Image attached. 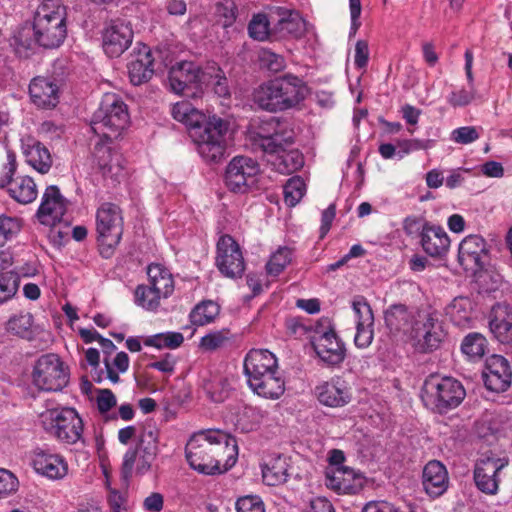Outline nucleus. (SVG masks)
Masks as SVG:
<instances>
[{
  "instance_id": "c756f323",
  "label": "nucleus",
  "mask_w": 512,
  "mask_h": 512,
  "mask_svg": "<svg viewBox=\"0 0 512 512\" xmlns=\"http://www.w3.org/2000/svg\"><path fill=\"white\" fill-rule=\"evenodd\" d=\"M32 465L37 473L50 479H61L68 472V466L63 457L40 448L33 452Z\"/></svg>"
},
{
  "instance_id": "13d9d810",
  "label": "nucleus",
  "mask_w": 512,
  "mask_h": 512,
  "mask_svg": "<svg viewBox=\"0 0 512 512\" xmlns=\"http://www.w3.org/2000/svg\"><path fill=\"white\" fill-rule=\"evenodd\" d=\"M259 60L262 66L272 72H279L285 66L284 58L269 49H262L260 51Z\"/></svg>"
},
{
  "instance_id": "e433bc0d",
  "label": "nucleus",
  "mask_w": 512,
  "mask_h": 512,
  "mask_svg": "<svg viewBox=\"0 0 512 512\" xmlns=\"http://www.w3.org/2000/svg\"><path fill=\"white\" fill-rule=\"evenodd\" d=\"M149 285L162 298L169 297L174 291V280L171 273L160 264H150L147 269Z\"/></svg>"
},
{
  "instance_id": "4d7b16f0",
  "label": "nucleus",
  "mask_w": 512,
  "mask_h": 512,
  "mask_svg": "<svg viewBox=\"0 0 512 512\" xmlns=\"http://www.w3.org/2000/svg\"><path fill=\"white\" fill-rule=\"evenodd\" d=\"M435 141L432 139H409L402 140L398 142V147L400 150L398 151V157L403 158L405 155L417 151V150H427L434 146Z\"/></svg>"
},
{
  "instance_id": "4468645a",
  "label": "nucleus",
  "mask_w": 512,
  "mask_h": 512,
  "mask_svg": "<svg viewBox=\"0 0 512 512\" xmlns=\"http://www.w3.org/2000/svg\"><path fill=\"white\" fill-rule=\"evenodd\" d=\"M259 172L256 160L246 156L234 157L226 168V186L233 192L245 193L256 184Z\"/></svg>"
},
{
  "instance_id": "2f4dec72",
  "label": "nucleus",
  "mask_w": 512,
  "mask_h": 512,
  "mask_svg": "<svg viewBox=\"0 0 512 512\" xmlns=\"http://www.w3.org/2000/svg\"><path fill=\"white\" fill-rule=\"evenodd\" d=\"M244 374L247 380L278 368L276 356L267 349H251L244 359Z\"/></svg>"
},
{
  "instance_id": "7ed1b4c3",
  "label": "nucleus",
  "mask_w": 512,
  "mask_h": 512,
  "mask_svg": "<svg viewBox=\"0 0 512 512\" xmlns=\"http://www.w3.org/2000/svg\"><path fill=\"white\" fill-rule=\"evenodd\" d=\"M305 81L287 73L262 83L253 91V102L268 112H282L298 106L308 95Z\"/></svg>"
},
{
  "instance_id": "473e14b6",
  "label": "nucleus",
  "mask_w": 512,
  "mask_h": 512,
  "mask_svg": "<svg viewBox=\"0 0 512 512\" xmlns=\"http://www.w3.org/2000/svg\"><path fill=\"white\" fill-rule=\"evenodd\" d=\"M10 45L20 58H28L34 54L41 46L33 23L27 22L18 27L10 39Z\"/></svg>"
},
{
  "instance_id": "f3484780",
  "label": "nucleus",
  "mask_w": 512,
  "mask_h": 512,
  "mask_svg": "<svg viewBox=\"0 0 512 512\" xmlns=\"http://www.w3.org/2000/svg\"><path fill=\"white\" fill-rule=\"evenodd\" d=\"M216 266L226 277H241L244 269V259L237 242L229 235L221 236L217 243Z\"/></svg>"
},
{
  "instance_id": "79ce46f5",
  "label": "nucleus",
  "mask_w": 512,
  "mask_h": 512,
  "mask_svg": "<svg viewBox=\"0 0 512 512\" xmlns=\"http://www.w3.org/2000/svg\"><path fill=\"white\" fill-rule=\"evenodd\" d=\"M27 162L41 174L47 173L52 165L48 149L40 142L32 145L27 151Z\"/></svg>"
},
{
  "instance_id": "680f3d73",
  "label": "nucleus",
  "mask_w": 512,
  "mask_h": 512,
  "mask_svg": "<svg viewBox=\"0 0 512 512\" xmlns=\"http://www.w3.org/2000/svg\"><path fill=\"white\" fill-rule=\"evenodd\" d=\"M206 391L213 402L221 403L229 395V385L226 380L219 379L206 386Z\"/></svg>"
},
{
  "instance_id": "393cba45",
  "label": "nucleus",
  "mask_w": 512,
  "mask_h": 512,
  "mask_svg": "<svg viewBox=\"0 0 512 512\" xmlns=\"http://www.w3.org/2000/svg\"><path fill=\"white\" fill-rule=\"evenodd\" d=\"M138 454H143L147 460H155L158 454V431L153 428L145 429L135 449H129L123 459L122 474L125 478L132 475Z\"/></svg>"
},
{
  "instance_id": "20e7f679",
  "label": "nucleus",
  "mask_w": 512,
  "mask_h": 512,
  "mask_svg": "<svg viewBox=\"0 0 512 512\" xmlns=\"http://www.w3.org/2000/svg\"><path fill=\"white\" fill-rule=\"evenodd\" d=\"M130 123L128 107L115 93H106L91 119V130L104 143L118 139Z\"/></svg>"
},
{
  "instance_id": "69168bd1",
  "label": "nucleus",
  "mask_w": 512,
  "mask_h": 512,
  "mask_svg": "<svg viewBox=\"0 0 512 512\" xmlns=\"http://www.w3.org/2000/svg\"><path fill=\"white\" fill-rule=\"evenodd\" d=\"M17 487V478L10 471L0 469V498L16 491Z\"/></svg>"
},
{
  "instance_id": "5701e85b",
  "label": "nucleus",
  "mask_w": 512,
  "mask_h": 512,
  "mask_svg": "<svg viewBox=\"0 0 512 512\" xmlns=\"http://www.w3.org/2000/svg\"><path fill=\"white\" fill-rule=\"evenodd\" d=\"M458 259L466 270L476 272L483 269L488 259L485 239L480 235L465 237L459 245Z\"/></svg>"
},
{
  "instance_id": "0e129e2a",
  "label": "nucleus",
  "mask_w": 512,
  "mask_h": 512,
  "mask_svg": "<svg viewBox=\"0 0 512 512\" xmlns=\"http://www.w3.org/2000/svg\"><path fill=\"white\" fill-rule=\"evenodd\" d=\"M116 397L110 389H99L96 404L99 412L105 414L116 406Z\"/></svg>"
},
{
  "instance_id": "9b49d317",
  "label": "nucleus",
  "mask_w": 512,
  "mask_h": 512,
  "mask_svg": "<svg viewBox=\"0 0 512 512\" xmlns=\"http://www.w3.org/2000/svg\"><path fill=\"white\" fill-rule=\"evenodd\" d=\"M207 73L192 61H181L169 71L171 90L185 97L197 98L203 93Z\"/></svg>"
},
{
  "instance_id": "864d4df0",
  "label": "nucleus",
  "mask_w": 512,
  "mask_h": 512,
  "mask_svg": "<svg viewBox=\"0 0 512 512\" xmlns=\"http://www.w3.org/2000/svg\"><path fill=\"white\" fill-rule=\"evenodd\" d=\"M432 223L428 222L421 216H407L403 220V230L405 234L411 238H422L423 233L429 228Z\"/></svg>"
},
{
  "instance_id": "6e6552de",
  "label": "nucleus",
  "mask_w": 512,
  "mask_h": 512,
  "mask_svg": "<svg viewBox=\"0 0 512 512\" xmlns=\"http://www.w3.org/2000/svg\"><path fill=\"white\" fill-rule=\"evenodd\" d=\"M96 231L101 255L110 258L123 234V216L119 206L110 202L101 204L96 212Z\"/></svg>"
},
{
  "instance_id": "c85d7f7f",
  "label": "nucleus",
  "mask_w": 512,
  "mask_h": 512,
  "mask_svg": "<svg viewBox=\"0 0 512 512\" xmlns=\"http://www.w3.org/2000/svg\"><path fill=\"white\" fill-rule=\"evenodd\" d=\"M247 383L253 392L267 399H278L285 391V382L279 368L252 377Z\"/></svg>"
},
{
  "instance_id": "49530a36",
  "label": "nucleus",
  "mask_w": 512,
  "mask_h": 512,
  "mask_svg": "<svg viewBox=\"0 0 512 512\" xmlns=\"http://www.w3.org/2000/svg\"><path fill=\"white\" fill-rule=\"evenodd\" d=\"M486 339L480 333L468 334L461 345L464 354L472 359L481 358L485 353Z\"/></svg>"
},
{
  "instance_id": "2eb2a0df",
  "label": "nucleus",
  "mask_w": 512,
  "mask_h": 512,
  "mask_svg": "<svg viewBox=\"0 0 512 512\" xmlns=\"http://www.w3.org/2000/svg\"><path fill=\"white\" fill-rule=\"evenodd\" d=\"M509 464L507 458L485 456L479 459L474 468L476 487L487 495H495L499 489L501 473Z\"/></svg>"
},
{
  "instance_id": "a19ab883",
  "label": "nucleus",
  "mask_w": 512,
  "mask_h": 512,
  "mask_svg": "<svg viewBox=\"0 0 512 512\" xmlns=\"http://www.w3.org/2000/svg\"><path fill=\"white\" fill-rule=\"evenodd\" d=\"M220 307L212 300H205L197 304L190 312V321L193 325L204 326L215 320L219 315Z\"/></svg>"
},
{
  "instance_id": "f257e3e1",
  "label": "nucleus",
  "mask_w": 512,
  "mask_h": 512,
  "mask_svg": "<svg viewBox=\"0 0 512 512\" xmlns=\"http://www.w3.org/2000/svg\"><path fill=\"white\" fill-rule=\"evenodd\" d=\"M171 113L175 120L189 129L198 153L206 162L219 163L224 159L229 130L228 121L215 115L207 118L188 101L174 104Z\"/></svg>"
},
{
  "instance_id": "0eeeda50",
  "label": "nucleus",
  "mask_w": 512,
  "mask_h": 512,
  "mask_svg": "<svg viewBox=\"0 0 512 512\" xmlns=\"http://www.w3.org/2000/svg\"><path fill=\"white\" fill-rule=\"evenodd\" d=\"M465 395L460 381L452 377L430 376L424 382L421 397L428 408L443 414L458 407Z\"/></svg>"
},
{
  "instance_id": "6ab92c4d",
  "label": "nucleus",
  "mask_w": 512,
  "mask_h": 512,
  "mask_svg": "<svg viewBox=\"0 0 512 512\" xmlns=\"http://www.w3.org/2000/svg\"><path fill=\"white\" fill-rule=\"evenodd\" d=\"M16 170L15 158L9 155V162L5 166V174L0 177V187L8 186V192L12 198L22 204H28L37 197V188L34 180L29 176L18 177L15 181L12 177Z\"/></svg>"
},
{
  "instance_id": "8fccbe9b",
  "label": "nucleus",
  "mask_w": 512,
  "mask_h": 512,
  "mask_svg": "<svg viewBox=\"0 0 512 512\" xmlns=\"http://www.w3.org/2000/svg\"><path fill=\"white\" fill-rule=\"evenodd\" d=\"M33 317L30 313L11 317L7 322V330L15 335L26 338L31 334Z\"/></svg>"
},
{
  "instance_id": "6e6d98bb",
  "label": "nucleus",
  "mask_w": 512,
  "mask_h": 512,
  "mask_svg": "<svg viewBox=\"0 0 512 512\" xmlns=\"http://www.w3.org/2000/svg\"><path fill=\"white\" fill-rule=\"evenodd\" d=\"M235 508L237 512H266L264 502L257 495H246L238 498Z\"/></svg>"
},
{
  "instance_id": "dca6fc26",
  "label": "nucleus",
  "mask_w": 512,
  "mask_h": 512,
  "mask_svg": "<svg viewBox=\"0 0 512 512\" xmlns=\"http://www.w3.org/2000/svg\"><path fill=\"white\" fill-rule=\"evenodd\" d=\"M93 162L97 165L106 180H110L113 185L120 183L126 177L123 156L112 151L111 147L99 140L94 144Z\"/></svg>"
},
{
  "instance_id": "de8ad7c7",
  "label": "nucleus",
  "mask_w": 512,
  "mask_h": 512,
  "mask_svg": "<svg viewBox=\"0 0 512 512\" xmlns=\"http://www.w3.org/2000/svg\"><path fill=\"white\" fill-rule=\"evenodd\" d=\"M305 183L302 178L295 176L290 178L284 186V200L289 207L296 206L305 193Z\"/></svg>"
},
{
  "instance_id": "774afa93",
  "label": "nucleus",
  "mask_w": 512,
  "mask_h": 512,
  "mask_svg": "<svg viewBox=\"0 0 512 512\" xmlns=\"http://www.w3.org/2000/svg\"><path fill=\"white\" fill-rule=\"evenodd\" d=\"M475 97L474 88L470 90L460 89L459 91H454L448 97V102L454 106H466L472 102Z\"/></svg>"
},
{
  "instance_id": "c9c22d12",
  "label": "nucleus",
  "mask_w": 512,
  "mask_h": 512,
  "mask_svg": "<svg viewBox=\"0 0 512 512\" xmlns=\"http://www.w3.org/2000/svg\"><path fill=\"white\" fill-rule=\"evenodd\" d=\"M422 249L431 257L444 256L450 247V238L441 226L431 224L420 239Z\"/></svg>"
},
{
  "instance_id": "f704fd0d",
  "label": "nucleus",
  "mask_w": 512,
  "mask_h": 512,
  "mask_svg": "<svg viewBox=\"0 0 512 512\" xmlns=\"http://www.w3.org/2000/svg\"><path fill=\"white\" fill-rule=\"evenodd\" d=\"M304 31L305 21L298 12L283 8L277 9V19L274 23L275 38L287 36L298 38L302 36Z\"/></svg>"
},
{
  "instance_id": "7c9ffc66",
  "label": "nucleus",
  "mask_w": 512,
  "mask_h": 512,
  "mask_svg": "<svg viewBox=\"0 0 512 512\" xmlns=\"http://www.w3.org/2000/svg\"><path fill=\"white\" fill-rule=\"evenodd\" d=\"M489 329L501 343L512 340V308L505 303L495 304L489 315Z\"/></svg>"
},
{
  "instance_id": "e2e57ef3",
  "label": "nucleus",
  "mask_w": 512,
  "mask_h": 512,
  "mask_svg": "<svg viewBox=\"0 0 512 512\" xmlns=\"http://www.w3.org/2000/svg\"><path fill=\"white\" fill-rule=\"evenodd\" d=\"M373 325H356L354 343L358 348H367L373 341Z\"/></svg>"
},
{
  "instance_id": "f03ea898",
  "label": "nucleus",
  "mask_w": 512,
  "mask_h": 512,
  "mask_svg": "<svg viewBox=\"0 0 512 512\" xmlns=\"http://www.w3.org/2000/svg\"><path fill=\"white\" fill-rule=\"evenodd\" d=\"M185 453L191 468L205 475H213L235 465L238 446L234 437L210 429L195 433L186 444Z\"/></svg>"
},
{
  "instance_id": "1a4fd4ad",
  "label": "nucleus",
  "mask_w": 512,
  "mask_h": 512,
  "mask_svg": "<svg viewBox=\"0 0 512 512\" xmlns=\"http://www.w3.org/2000/svg\"><path fill=\"white\" fill-rule=\"evenodd\" d=\"M44 429L57 440L74 444L80 440L83 422L74 408L49 409L41 414Z\"/></svg>"
},
{
  "instance_id": "052dcab7",
  "label": "nucleus",
  "mask_w": 512,
  "mask_h": 512,
  "mask_svg": "<svg viewBox=\"0 0 512 512\" xmlns=\"http://www.w3.org/2000/svg\"><path fill=\"white\" fill-rule=\"evenodd\" d=\"M236 6L232 1L226 0L217 5L216 13L222 21L223 27H230L236 20Z\"/></svg>"
},
{
  "instance_id": "b1692460",
  "label": "nucleus",
  "mask_w": 512,
  "mask_h": 512,
  "mask_svg": "<svg viewBox=\"0 0 512 512\" xmlns=\"http://www.w3.org/2000/svg\"><path fill=\"white\" fill-rule=\"evenodd\" d=\"M483 378L487 389L498 393L506 391L510 387L512 379V370L508 360L497 354L488 357Z\"/></svg>"
},
{
  "instance_id": "412c9836",
  "label": "nucleus",
  "mask_w": 512,
  "mask_h": 512,
  "mask_svg": "<svg viewBox=\"0 0 512 512\" xmlns=\"http://www.w3.org/2000/svg\"><path fill=\"white\" fill-rule=\"evenodd\" d=\"M133 30L129 23L112 21L102 33V47L108 57H119L131 45Z\"/></svg>"
},
{
  "instance_id": "a211bd4d",
  "label": "nucleus",
  "mask_w": 512,
  "mask_h": 512,
  "mask_svg": "<svg viewBox=\"0 0 512 512\" xmlns=\"http://www.w3.org/2000/svg\"><path fill=\"white\" fill-rule=\"evenodd\" d=\"M422 310L409 309L403 304L391 305L384 312V319L390 333L409 341Z\"/></svg>"
},
{
  "instance_id": "cd10ccee",
  "label": "nucleus",
  "mask_w": 512,
  "mask_h": 512,
  "mask_svg": "<svg viewBox=\"0 0 512 512\" xmlns=\"http://www.w3.org/2000/svg\"><path fill=\"white\" fill-rule=\"evenodd\" d=\"M422 484L425 492L433 498L446 492L449 486L448 471L438 460L429 461L423 468Z\"/></svg>"
},
{
  "instance_id": "338daca9",
  "label": "nucleus",
  "mask_w": 512,
  "mask_h": 512,
  "mask_svg": "<svg viewBox=\"0 0 512 512\" xmlns=\"http://www.w3.org/2000/svg\"><path fill=\"white\" fill-rule=\"evenodd\" d=\"M479 138V134L475 127L464 126L455 129L452 132V140L460 144H469Z\"/></svg>"
},
{
  "instance_id": "f8f14e48",
  "label": "nucleus",
  "mask_w": 512,
  "mask_h": 512,
  "mask_svg": "<svg viewBox=\"0 0 512 512\" xmlns=\"http://www.w3.org/2000/svg\"><path fill=\"white\" fill-rule=\"evenodd\" d=\"M445 337L444 330L435 311L422 310L409 339L412 346L419 352H432L439 348Z\"/></svg>"
},
{
  "instance_id": "603ef678",
  "label": "nucleus",
  "mask_w": 512,
  "mask_h": 512,
  "mask_svg": "<svg viewBox=\"0 0 512 512\" xmlns=\"http://www.w3.org/2000/svg\"><path fill=\"white\" fill-rule=\"evenodd\" d=\"M291 261V251L286 248H279L266 264L267 273L271 276H278Z\"/></svg>"
},
{
  "instance_id": "423d86ee",
  "label": "nucleus",
  "mask_w": 512,
  "mask_h": 512,
  "mask_svg": "<svg viewBox=\"0 0 512 512\" xmlns=\"http://www.w3.org/2000/svg\"><path fill=\"white\" fill-rule=\"evenodd\" d=\"M32 23L41 47H59L66 38V8L60 0H44L35 11Z\"/></svg>"
},
{
  "instance_id": "37998d69",
  "label": "nucleus",
  "mask_w": 512,
  "mask_h": 512,
  "mask_svg": "<svg viewBox=\"0 0 512 512\" xmlns=\"http://www.w3.org/2000/svg\"><path fill=\"white\" fill-rule=\"evenodd\" d=\"M184 342V336L180 332H164L149 336L145 339L146 346L155 347L157 349H176Z\"/></svg>"
},
{
  "instance_id": "ddd939ff",
  "label": "nucleus",
  "mask_w": 512,
  "mask_h": 512,
  "mask_svg": "<svg viewBox=\"0 0 512 512\" xmlns=\"http://www.w3.org/2000/svg\"><path fill=\"white\" fill-rule=\"evenodd\" d=\"M324 322L327 323V327L323 329L317 327L311 343L317 356L325 364L338 366L346 357L345 344L336 334L330 321L325 319Z\"/></svg>"
},
{
  "instance_id": "9d476101",
  "label": "nucleus",
  "mask_w": 512,
  "mask_h": 512,
  "mask_svg": "<svg viewBox=\"0 0 512 512\" xmlns=\"http://www.w3.org/2000/svg\"><path fill=\"white\" fill-rule=\"evenodd\" d=\"M69 378V368L57 354H44L35 362L32 380L39 390L46 392L62 391L68 385Z\"/></svg>"
},
{
  "instance_id": "bb28decb",
  "label": "nucleus",
  "mask_w": 512,
  "mask_h": 512,
  "mask_svg": "<svg viewBox=\"0 0 512 512\" xmlns=\"http://www.w3.org/2000/svg\"><path fill=\"white\" fill-rule=\"evenodd\" d=\"M59 85L57 80L37 76L29 84L31 101L38 108L52 109L59 103Z\"/></svg>"
},
{
  "instance_id": "4c0bfd02",
  "label": "nucleus",
  "mask_w": 512,
  "mask_h": 512,
  "mask_svg": "<svg viewBox=\"0 0 512 512\" xmlns=\"http://www.w3.org/2000/svg\"><path fill=\"white\" fill-rule=\"evenodd\" d=\"M445 315L458 327H468L472 320V302L466 297H457L445 308Z\"/></svg>"
},
{
  "instance_id": "4be33fe9",
  "label": "nucleus",
  "mask_w": 512,
  "mask_h": 512,
  "mask_svg": "<svg viewBox=\"0 0 512 512\" xmlns=\"http://www.w3.org/2000/svg\"><path fill=\"white\" fill-rule=\"evenodd\" d=\"M68 202L61 194L59 188L50 185L46 188L36 217L45 226H54L60 222L67 210Z\"/></svg>"
},
{
  "instance_id": "3c124183",
  "label": "nucleus",
  "mask_w": 512,
  "mask_h": 512,
  "mask_svg": "<svg viewBox=\"0 0 512 512\" xmlns=\"http://www.w3.org/2000/svg\"><path fill=\"white\" fill-rule=\"evenodd\" d=\"M19 276L14 272L0 274V304L14 297L19 288Z\"/></svg>"
},
{
  "instance_id": "09e8293b",
  "label": "nucleus",
  "mask_w": 512,
  "mask_h": 512,
  "mask_svg": "<svg viewBox=\"0 0 512 512\" xmlns=\"http://www.w3.org/2000/svg\"><path fill=\"white\" fill-rule=\"evenodd\" d=\"M22 223L17 217L0 215V246H4L21 230Z\"/></svg>"
},
{
  "instance_id": "39448f33",
  "label": "nucleus",
  "mask_w": 512,
  "mask_h": 512,
  "mask_svg": "<svg viewBox=\"0 0 512 512\" xmlns=\"http://www.w3.org/2000/svg\"><path fill=\"white\" fill-rule=\"evenodd\" d=\"M293 143L291 132L275 131L272 134H265L261 130L252 136L254 148L275 156L272 164L282 174H291L304 165L302 153L298 149H289Z\"/></svg>"
},
{
  "instance_id": "72a5a7b5",
  "label": "nucleus",
  "mask_w": 512,
  "mask_h": 512,
  "mask_svg": "<svg viewBox=\"0 0 512 512\" xmlns=\"http://www.w3.org/2000/svg\"><path fill=\"white\" fill-rule=\"evenodd\" d=\"M153 58L148 46L143 45L134 59L128 63V75L133 85L148 82L153 74Z\"/></svg>"
},
{
  "instance_id": "bf43d9fd",
  "label": "nucleus",
  "mask_w": 512,
  "mask_h": 512,
  "mask_svg": "<svg viewBox=\"0 0 512 512\" xmlns=\"http://www.w3.org/2000/svg\"><path fill=\"white\" fill-rule=\"evenodd\" d=\"M227 340L228 331H214L201 338L200 347L208 351H213L222 347Z\"/></svg>"
},
{
  "instance_id": "5fc2aeb1",
  "label": "nucleus",
  "mask_w": 512,
  "mask_h": 512,
  "mask_svg": "<svg viewBox=\"0 0 512 512\" xmlns=\"http://www.w3.org/2000/svg\"><path fill=\"white\" fill-rule=\"evenodd\" d=\"M352 308L357 318L356 325H374V316L371 306L363 296H356L353 299Z\"/></svg>"
},
{
  "instance_id": "a18cd8bd",
  "label": "nucleus",
  "mask_w": 512,
  "mask_h": 512,
  "mask_svg": "<svg viewBox=\"0 0 512 512\" xmlns=\"http://www.w3.org/2000/svg\"><path fill=\"white\" fill-rule=\"evenodd\" d=\"M135 303L145 310L154 311L162 298L150 285H138L134 292Z\"/></svg>"
},
{
  "instance_id": "c03bdc74",
  "label": "nucleus",
  "mask_w": 512,
  "mask_h": 512,
  "mask_svg": "<svg viewBox=\"0 0 512 512\" xmlns=\"http://www.w3.org/2000/svg\"><path fill=\"white\" fill-rule=\"evenodd\" d=\"M207 73L206 82L213 87V91L219 97H229L230 96V86L228 83V79L225 76L223 70L218 66H211L205 70Z\"/></svg>"
},
{
  "instance_id": "a878e982",
  "label": "nucleus",
  "mask_w": 512,
  "mask_h": 512,
  "mask_svg": "<svg viewBox=\"0 0 512 512\" xmlns=\"http://www.w3.org/2000/svg\"><path fill=\"white\" fill-rule=\"evenodd\" d=\"M318 401L327 407H343L351 400V391L346 381L340 377L320 383L315 387Z\"/></svg>"
},
{
  "instance_id": "ea45409f",
  "label": "nucleus",
  "mask_w": 512,
  "mask_h": 512,
  "mask_svg": "<svg viewBox=\"0 0 512 512\" xmlns=\"http://www.w3.org/2000/svg\"><path fill=\"white\" fill-rule=\"evenodd\" d=\"M275 17L266 14L254 15L248 25L249 36L258 41H264L271 37H275L274 32Z\"/></svg>"
},
{
  "instance_id": "aec40b11",
  "label": "nucleus",
  "mask_w": 512,
  "mask_h": 512,
  "mask_svg": "<svg viewBox=\"0 0 512 512\" xmlns=\"http://www.w3.org/2000/svg\"><path fill=\"white\" fill-rule=\"evenodd\" d=\"M365 476L349 467H328L325 485L338 494H356L365 484Z\"/></svg>"
},
{
  "instance_id": "58836bf2",
  "label": "nucleus",
  "mask_w": 512,
  "mask_h": 512,
  "mask_svg": "<svg viewBox=\"0 0 512 512\" xmlns=\"http://www.w3.org/2000/svg\"><path fill=\"white\" fill-rule=\"evenodd\" d=\"M288 463L286 458L277 456L271 458L262 469L264 483L269 486H278L287 481Z\"/></svg>"
}]
</instances>
